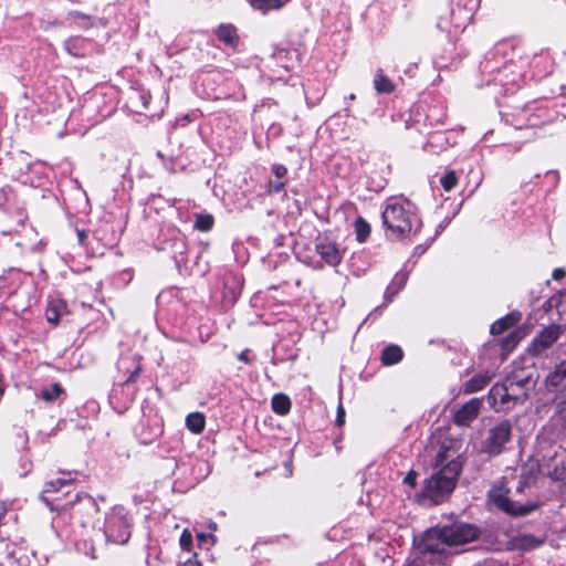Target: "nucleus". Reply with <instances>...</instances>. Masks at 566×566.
Wrapping results in <instances>:
<instances>
[{
  "label": "nucleus",
  "mask_w": 566,
  "mask_h": 566,
  "mask_svg": "<svg viewBox=\"0 0 566 566\" xmlns=\"http://www.w3.org/2000/svg\"><path fill=\"white\" fill-rule=\"evenodd\" d=\"M132 534V520L123 506H114L105 517L104 535L114 544H125Z\"/></svg>",
  "instance_id": "7ed1b4c3"
},
{
  "label": "nucleus",
  "mask_w": 566,
  "mask_h": 566,
  "mask_svg": "<svg viewBox=\"0 0 566 566\" xmlns=\"http://www.w3.org/2000/svg\"><path fill=\"white\" fill-rule=\"evenodd\" d=\"M285 187V182L283 181H269L266 186V190L269 193H279Z\"/></svg>",
  "instance_id": "79ce46f5"
},
{
  "label": "nucleus",
  "mask_w": 566,
  "mask_h": 566,
  "mask_svg": "<svg viewBox=\"0 0 566 566\" xmlns=\"http://www.w3.org/2000/svg\"><path fill=\"white\" fill-rule=\"evenodd\" d=\"M495 331H496V327H495V322H493L491 325H490V333L491 335H495Z\"/></svg>",
  "instance_id": "13d9d810"
},
{
  "label": "nucleus",
  "mask_w": 566,
  "mask_h": 566,
  "mask_svg": "<svg viewBox=\"0 0 566 566\" xmlns=\"http://www.w3.org/2000/svg\"><path fill=\"white\" fill-rule=\"evenodd\" d=\"M69 494H70V490H66L65 492H63V496L69 495Z\"/></svg>",
  "instance_id": "338daca9"
},
{
  "label": "nucleus",
  "mask_w": 566,
  "mask_h": 566,
  "mask_svg": "<svg viewBox=\"0 0 566 566\" xmlns=\"http://www.w3.org/2000/svg\"><path fill=\"white\" fill-rule=\"evenodd\" d=\"M512 434V426L509 421H501L497 423V454L501 452V447L510 441Z\"/></svg>",
  "instance_id": "c85d7f7f"
},
{
  "label": "nucleus",
  "mask_w": 566,
  "mask_h": 566,
  "mask_svg": "<svg viewBox=\"0 0 566 566\" xmlns=\"http://www.w3.org/2000/svg\"><path fill=\"white\" fill-rule=\"evenodd\" d=\"M416 480H417V473L415 471H410L405 476L403 483H406V484H408V485L413 488L416 485Z\"/></svg>",
  "instance_id": "49530a36"
},
{
  "label": "nucleus",
  "mask_w": 566,
  "mask_h": 566,
  "mask_svg": "<svg viewBox=\"0 0 566 566\" xmlns=\"http://www.w3.org/2000/svg\"><path fill=\"white\" fill-rule=\"evenodd\" d=\"M447 546L448 544L444 541V534H442L440 526L426 531L417 542V547L422 554H442L446 552Z\"/></svg>",
  "instance_id": "9d476101"
},
{
  "label": "nucleus",
  "mask_w": 566,
  "mask_h": 566,
  "mask_svg": "<svg viewBox=\"0 0 566 566\" xmlns=\"http://www.w3.org/2000/svg\"><path fill=\"white\" fill-rule=\"evenodd\" d=\"M489 380H490V377L474 376L467 384V390L470 392L478 391V390L482 389L488 384Z\"/></svg>",
  "instance_id": "473e14b6"
},
{
  "label": "nucleus",
  "mask_w": 566,
  "mask_h": 566,
  "mask_svg": "<svg viewBox=\"0 0 566 566\" xmlns=\"http://www.w3.org/2000/svg\"><path fill=\"white\" fill-rule=\"evenodd\" d=\"M315 251L321 258V263L317 268H323L324 264L335 268L340 264L345 250L340 249L338 243L328 235H319L315 242Z\"/></svg>",
  "instance_id": "39448f33"
},
{
  "label": "nucleus",
  "mask_w": 566,
  "mask_h": 566,
  "mask_svg": "<svg viewBox=\"0 0 566 566\" xmlns=\"http://www.w3.org/2000/svg\"><path fill=\"white\" fill-rule=\"evenodd\" d=\"M495 386L490 389L488 401L491 406H495V395L493 394Z\"/></svg>",
  "instance_id": "864d4df0"
},
{
  "label": "nucleus",
  "mask_w": 566,
  "mask_h": 566,
  "mask_svg": "<svg viewBox=\"0 0 566 566\" xmlns=\"http://www.w3.org/2000/svg\"><path fill=\"white\" fill-rule=\"evenodd\" d=\"M507 46V43H501V51L503 52V54L505 55L506 52H505V48Z\"/></svg>",
  "instance_id": "052dcab7"
},
{
  "label": "nucleus",
  "mask_w": 566,
  "mask_h": 566,
  "mask_svg": "<svg viewBox=\"0 0 566 566\" xmlns=\"http://www.w3.org/2000/svg\"><path fill=\"white\" fill-rule=\"evenodd\" d=\"M217 36L221 42L228 45H234L238 41L237 30L231 24H221L217 29Z\"/></svg>",
  "instance_id": "a878e982"
},
{
  "label": "nucleus",
  "mask_w": 566,
  "mask_h": 566,
  "mask_svg": "<svg viewBox=\"0 0 566 566\" xmlns=\"http://www.w3.org/2000/svg\"><path fill=\"white\" fill-rule=\"evenodd\" d=\"M238 359L245 363V364H250V359H249V349H245L243 352H241L238 356Z\"/></svg>",
  "instance_id": "3c124183"
},
{
  "label": "nucleus",
  "mask_w": 566,
  "mask_h": 566,
  "mask_svg": "<svg viewBox=\"0 0 566 566\" xmlns=\"http://www.w3.org/2000/svg\"><path fill=\"white\" fill-rule=\"evenodd\" d=\"M70 503L74 512H78L76 509L77 505H83L90 514L97 513L98 511L95 500L88 494L77 493L75 495V500L71 501Z\"/></svg>",
  "instance_id": "393cba45"
},
{
  "label": "nucleus",
  "mask_w": 566,
  "mask_h": 566,
  "mask_svg": "<svg viewBox=\"0 0 566 566\" xmlns=\"http://www.w3.org/2000/svg\"><path fill=\"white\" fill-rule=\"evenodd\" d=\"M527 539H531V541L535 542V543H536V545H539V542H538V541H535L533 537H527Z\"/></svg>",
  "instance_id": "69168bd1"
},
{
  "label": "nucleus",
  "mask_w": 566,
  "mask_h": 566,
  "mask_svg": "<svg viewBox=\"0 0 566 566\" xmlns=\"http://www.w3.org/2000/svg\"><path fill=\"white\" fill-rule=\"evenodd\" d=\"M62 394H64V390L62 386L57 382L51 384L49 387H45L41 389L39 397L43 399L46 402H53L55 401Z\"/></svg>",
  "instance_id": "cd10ccee"
},
{
  "label": "nucleus",
  "mask_w": 566,
  "mask_h": 566,
  "mask_svg": "<svg viewBox=\"0 0 566 566\" xmlns=\"http://www.w3.org/2000/svg\"><path fill=\"white\" fill-rule=\"evenodd\" d=\"M355 232L358 242H364L370 234V226L361 217L355 221Z\"/></svg>",
  "instance_id": "7c9ffc66"
},
{
  "label": "nucleus",
  "mask_w": 566,
  "mask_h": 566,
  "mask_svg": "<svg viewBox=\"0 0 566 566\" xmlns=\"http://www.w3.org/2000/svg\"><path fill=\"white\" fill-rule=\"evenodd\" d=\"M489 441H495V428L489 430Z\"/></svg>",
  "instance_id": "6e6d98bb"
},
{
  "label": "nucleus",
  "mask_w": 566,
  "mask_h": 566,
  "mask_svg": "<svg viewBox=\"0 0 566 566\" xmlns=\"http://www.w3.org/2000/svg\"><path fill=\"white\" fill-rule=\"evenodd\" d=\"M565 275L566 271L563 268H556L552 273V277L556 281L563 280Z\"/></svg>",
  "instance_id": "de8ad7c7"
},
{
  "label": "nucleus",
  "mask_w": 566,
  "mask_h": 566,
  "mask_svg": "<svg viewBox=\"0 0 566 566\" xmlns=\"http://www.w3.org/2000/svg\"><path fill=\"white\" fill-rule=\"evenodd\" d=\"M440 184L442 186V188L446 190V191H450L454 188V186L457 185V176H455V172L454 171H448L446 172L441 179H440Z\"/></svg>",
  "instance_id": "72a5a7b5"
},
{
  "label": "nucleus",
  "mask_w": 566,
  "mask_h": 566,
  "mask_svg": "<svg viewBox=\"0 0 566 566\" xmlns=\"http://www.w3.org/2000/svg\"><path fill=\"white\" fill-rule=\"evenodd\" d=\"M545 386L552 392L566 390V358L546 376Z\"/></svg>",
  "instance_id": "dca6fc26"
},
{
  "label": "nucleus",
  "mask_w": 566,
  "mask_h": 566,
  "mask_svg": "<svg viewBox=\"0 0 566 566\" xmlns=\"http://www.w3.org/2000/svg\"><path fill=\"white\" fill-rule=\"evenodd\" d=\"M523 66L517 64L514 57H511L506 61L502 69L499 70L501 74V82L504 86H520V83L523 78Z\"/></svg>",
  "instance_id": "4468645a"
},
{
  "label": "nucleus",
  "mask_w": 566,
  "mask_h": 566,
  "mask_svg": "<svg viewBox=\"0 0 566 566\" xmlns=\"http://www.w3.org/2000/svg\"><path fill=\"white\" fill-rule=\"evenodd\" d=\"M479 4L480 0H455V4L451 11V23L454 28V32L465 29L472 21Z\"/></svg>",
  "instance_id": "1a4fd4ad"
},
{
  "label": "nucleus",
  "mask_w": 566,
  "mask_h": 566,
  "mask_svg": "<svg viewBox=\"0 0 566 566\" xmlns=\"http://www.w3.org/2000/svg\"><path fill=\"white\" fill-rule=\"evenodd\" d=\"M441 528L448 546L469 543L479 536V528L473 524L459 522L451 525L441 526Z\"/></svg>",
  "instance_id": "0eeeda50"
},
{
  "label": "nucleus",
  "mask_w": 566,
  "mask_h": 566,
  "mask_svg": "<svg viewBox=\"0 0 566 566\" xmlns=\"http://www.w3.org/2000/svg\"><path fill=\"white\" fill-rule=\"evenodd\" d=\"M481 400L473 398L467 403H464L455 413H454V423L458 426H467L472 420L478 417V413L481 408Z\"/></svg>",
  "instance_id": "a211bd4d"
},
{
  "label": "nucleus",
  "mask_w": 566,
  "mask_h": 566,
  "mask_svg": "<svg viewBox=\"0 0 566 566\" xmlns=\"http://www.w3.org/2000/svg\"><path fill=\"white\" fill-rule=\"evenodd\" d=\"M408 280V273L400 271L398 272L389 285L387 286L385 294H384V306H387L392 300L396 297V295L405 287Z\"/></svg>",
  "instance_id": "6ab92c4d"
},
{
  "label": "nucleus",
  "mask_w": 566,
  "mask_h": 566,
  "mask_svg": "<svg viewBox=\"0 0 566 566\" xmlns=\"http://www.w3.org/2000/svg\"><path fill=\"white\" fill-rule=\"evenodd\" d=\"M214 224V219L209 213H197L195 221V229L199 231H210Z\"/></svg>",
  "instance_id": "c756f323"
},
{
  "label": "nucleus",
  "mask_w": 566,
  "mask_h": 566,
  "mask_svg": "<svg viewBox=\"0 0 566 566\" xmlns=\"http://www.w3.org/2000/svg\"><path fill=\"white\" fill-rule=\"evenodd\" d=\"M87 238V232L85 230H77V241L81 245L84 244Z\"/></svg>",
  "instance_id": "8fccbe9b"
},
{
  "label": "nucleus",
  "mask_w": 566,
  "mask_h": 566,
  "mask_svg": "<svg viewBox=\"0 0 566 566\" xmlns=\"http://www.w3.org/2000/svg\"><path fill=\"white\" fill-rule=\"evenodd\" d=\"M436 472L424 481L422 494L434 503L448 497L455 488L462 470L461 442L455 439L442 440L434 461Z\"/></svg>",
  "instance_id": "f257e3e1"
},
{
  "label": "nucleus",
  "mask_w": 566,
  "mask_h": 566,
  "mask_svg": "<svg viewBox=\"0 0 566 566\" xmlns=\"http://www.w3.org/2000/svg\"><path fill=\"white\" fill-rule=\"evenodd\" d=\"M374 87L379 94H390L395 91L396 86L384 71L379 69L375 74Z\"/></svg>",
  "instance_id": "412c9836"
},
{
  "label": "nucleus",
  "mask_w": 566,
  "mask_h": 566,
  "mask_svg": "<svg viewBox=\"0 0 566 566\" xmlns=\"http://www.w3.org/2000/svg\"><path fill=\"white\" fill-rule=\"evenodd\" d=\"M206 417L202 412H191L186 417V428L195 433L199 434L205 430Z\"/></svg>",
  "instance_id": "5701e85b"
},
{
  "label": "nucleus",
  "mask_w": 566,
  "mask_h": 566,
  "mask_svg": "<svg viewBox=\"0 0 566 566\" xmlns=\"http://www.w3.org/2000/svg\"><path fill=\"white\" fill-rule=\"evenodd\" d=\"M142 99L145 108H147L148 97L146 95H142Z\"/></svg>",
  "instance_id": "bf43d9fd"
},
{
  "label": "nucleus",
  "mask_w": 566,
  "mask_h": 566,
  "mask_svg": "<svg viewBox=\"0 0 566 566\" xmlns=\"http://www.w3.org/2000/svg\"><path fill=\"white\" fill-rule=\"evenodd\" d=\"M179 543L182 549H190V546L192 544V534L189 530H184V532L180 535Z\"/></svg>",
  "instance_id": "58836bf2"
},
{
  "label": "nucleus",
  "mask_w": 566,
  "mask_h": 566,
  "mask_svg": "<svg viewBox=\"0 0 566 566\" xmlns=\"http://www.w3.org/2000/svg\"><path fill=\"white\" fill-rule=\"evenodd\" d=\"M539 507L537 503L518 504L509 497L497 494V510L505 512L511 516H525Z\"/></svg>",
  "instance_id": "ddd939ff"
},
{
  "label": "nucleus",
  "mask_w": 566,
  "mask_h": 566,
  "mask_svg": "<svg viewBox=\"0 0 566 566\" xmlns=\"http://www.w3.org/2000/svg\"><path fill=\"white\" fill-rule=\"evenodd\" d=\"M75 547L84 555L90 556L91 558H95V547L92 539H78L75 542Z\"/></svg>",
  "instance_id": "2f4dec72"
},
{
  "label": "nucleus",
  "mask_w": 566,
  "mask_h": 566,
  "mask_svg": "<svg viewBox=\"0 0 566 566\" xmlns=\"http://www.w3.org/2000/svg\"><path fill=\"white\" fill-rule=\"evenodd\" d=\"M64 307V304L60 302L59 304H51L46 311V318L50 323H57L60 319L59 308Z\"/></svg>",
  "instance_id": "f704fd0d"
},
{
  "label": "nucleus",
  "mask_w": 566,
  "mask_h": 566,
  "mask_svg": "<svg viewBox=\"0 0 566 566\" xmlns=\"http://www.w3.org/2000/svg\"><path fill=\"white\" fill-rule=\"evenodd\" d=\"M444 224H439L438 229H437V234H439L443 229H444Z\"/></svg>",
  "instance_id": "e2e57ef3"
},
{
  "label": "nucleus",
  "mask_w": 566,
  "mask_h": 566,
  "mask_svg": "<svg viewBox=\"0 0 566 566\" xmlns=\"http://www.w3.org/2000/svg\"><path fill=\"white\" fill-rule=\"evenodd\" d=\"M209 528L212 530V531H216L217 530V524L214 522H211L209 524Z\"/></svg>",
  "instance_id": "680f3d73"
},
{
  "label": "nucleus",
  "mask_w": 566,
  "mask_h": 566,
  "mask_svg": "<svg viewBox=\"0 0 566 566\" xmlns=\"http://www.w3.org/2000/svg\"><path fill=\"white\" fill-rule=\"evenodd\" d=\"M117 367L119 371L127 375L123 381L124 385L134 381L142 369L139 358L135 354L123 355L117 363Z\"/></svg>",
  "instance_id": "2eb2a0df"
},
{
  "label": "nucleus",
  "mask_w": 566,
  "mask_h": 566,
  "mask_svg": "<svg viewBox=\"0 0 566 566\" xmlns=\"http://www.w3.org/2000/svg\"><path fill=\"white\" fill-rule=\"evenodd\" d=\"M564 334V327L558 324H551L544 327L530 343L527 353L534 357L543 355Z\"/></svg>",
  "instance_id": "423d86ee"
},
{
  "label": "nucleus",
  "mask_w": 566,
  "mask_h": 566,
  "mask_svg": "<svg viewBox=\"0 0 566 566\" xmlns=\"http://www.w3.org/2000/svg\"><path fill=\"white\" fill-rule=\"evenodd\" d=\"M83 42L82 39L80 38H73V39H69L67 41H65L64 43V46H65V50L72 54V55H80V52L77 51V48L80 46V44Z\"/></svg>",
  "instance_id": "e433bc0d"
},
{
  "label": "nucleus",
  "mask_w": 566,
  "mask_h": 566,
  "mask_svg": "<svg viewBox=\"0 0 566 566\" xmlns=\"http://www.w3.org/2000/svg\"><path fill=\"white\" fill-rule=\"evenodd\" d=\"M521 319L522 313L517 310L510 312L502 318H497V335L511 327H516Z\"/></svg>",
  "instance_id": "b1692460"
},
{
  "label": "nucleus",
  "mask_w": 566,
  "mask_h": 566,
  "mask_svg": "<svg viewBox=\"0 0 566 566\" xmlns=\"http://www.w3.org/2000/svg\"><path fill=\"white\" fill-rule=\"evenodd\" d=\"M355 98H356V95H355L354 93H352V94L348 96V99H349V101H355Z\"/></svg>",
  "instance_id": "0e129e2a"
},
{
  "label": "nucleus",
  "mask_w": 566,
  "mask_h": 566,
  "mask_svg": "<svg viewBox=\"0 0 566 566\" xmlns=\"http://www.w3.org/2000/svg\"><path fill=\"white\" fill-rule=\"evenodd\" d=\"M272 410L276 415L284 416L286 415L291 409V400L290 398L284 394H275L272 397L271 400Z\"/></svg>",
  "instance_id": "bb28decb"
},
{
  "label": "nucleus",
  "mask_w": 566,
  "mask_h": 566,
  "mask_svg": "<svg viewBox=\"0 0 566 566\" xmlns=\"http://www.w3.org/2000/svg\"><path fill=\"white\" fill-rule=\"evenodd\" d=\"M528 334V328L524 325L516 326L505 337L497 339L501 346L503 358L509 355Z\"/></svg>",
  "instance_id": "f3484780"
},
{
  "label": "nucleus",
  "mask_w": 566,
  "mask_h": 566,
  "mask_svg": "<svg viewBox=\"0 0 566 566\" xmlns=\"http://www.w3.org/2000/svg\"><path fill=\"white\" fill-rule=\"evenodd\" d=\"M13 196V191L10 187L0 188V208L4 207Z\"/></svg>",
  "instance_id": "ea45409f"
},
{
  "label": "nucleus",
  "mask_w": 566,
  "mask_h": 566,
  "mask_svg": "<svg viewBox=\"0 0 566 566\" xmlns=\"http://www.w3.org/2000/svg\"><path fill=\"white\" fill-rule=\"evenodd\" d=\"M381 217L387 235L392 239H411L422 228L417 206L402 197L389 198L385 203Z\"/></svg>",
  "instance_id": "f03ea898"
},
{
  "label": "nucleus",
  "mask_w": 566,
  "mask_h": 566,
  "mask_svg": "<svg viewBox=\"0 0 566 566\" xmlns=\"http://www.w3.org/2000/svg\"><path fill=\"white\" fill-rule=\"evenodd\" d=\"M249 4L262 14L277 11L285 7L290 0H247Z\"/></svg>",
  "instance_id": "aec40b11"
},
{
  "label": "nucleus",
  "mask_w": 566,
  "mask_h": 566,
  "mask_svg": "<svg viewBox=\"0 0 566 566\" xmlns=\"http://www.w3.org/2000/svg\"><path fill=\"white\" fill-rule=\"evenodd\" d=\"M530 379L531 375L525 368H518L509 374L501 385L502 406L509 408L511 401L515 402L520 397L525 396Z\"/></svg>",
  "instance_id": "20e7f679"
},
{
  "label": "nucleus",
  "mask_w": 566,
  "mask_h": 566,
  "mask_svg": "<svg viewBox=\"0 0 566 566\" xmlns=\"http://www.w3.org/2000/svg\"><path fill=\"white\" fill-rule=\"evenodd\" d=\"M197 539L199 542V545H206V544L213 545L214 544V537L211 534L198 533Z\"/></svg>",
  "instance_id": "a18cd8bd"
},
{
  "label": "nucleus",
  "mask_w": 566,
  "mask_h": 566,
  "mask_svg": "<svg viewBox=\"0 0 566 566\" xmlns=\"http://www.w3.org/2000/svg\"><path fill=\"white\" fill-rule=\"evenodd\" d=\"M424 250H426V249H424L422 245H418V247H416V248H415V252H416L417 254H421V253H423V252H424Z\"/></svg>",
  "instance_id": "4d7b16f0"
},
{
  "label": "nucleus",
  "mask_w": 566,
  "mask_h": 566,
  "mask_svg": "<svg viewBox=\"0 0 566 566\" xmlns=\"http://www.w3.org/2000/svg\"><path fill=\"white\" fill-rule=\"evenodd\" d=\"M220 298L226 305H232L242 290V279L233 272H224L218 282Z\"/></svg>",
  "instance_id": "9b49d317"
},
{
  "label": "nucleus",
  "mask_w": 566,
  "mask_h": 566,
  "mask_svg": "<svg viewBox=\"0 0 566 566\" xmlns=\"http://www.w3.org/2000/svg\"><path fill=\"white\" fill-rule=\"evenodd\" d=\"M403 353L398 345H388L381 352V363L385 366H391L402 359Z\"/></svg>",
  "instance_id": "4be33fe9"
},
{
  "label": "nucleus",
  "mask_w": 566,
  "mask_h": 566,
  "mask_svg": "<svg viewBox=\"0 0 566 566\" xmlns=\"http://www.w3.org/2000/svg\"><path fill=\"white\" fill-rule=\"evenodd\" d=\"M345 421V410L342 406L338 407V410H337V418H336V423L338 426H342Z\"/></svg>",
  "instance_id": "09e8293b"
},
{
  "label": "nucleus",
  "mask_w": 566,
  "mask_h": 566,
  "mask_svg": "<svg viewBox=\"0 0 566 566\" xmlns=\"http://www.w3.org/2000/svg\"><path fill=\"white\" fill-rule=\"evenodd\" d=\"M480 70L482 72V74H488V80H486V84H491L492 81H493V71H494V67H493V64H492V61L491 60H486L484 62H481L480 64Z\"/></svg>",
  "instance_id": "4c0bfd02"
},
{
  "label": "nucleus",
  "mask_w": 566,
  "mask_h": 566,
  "mask_svg": "<svg viewBox=\"0 0 566 566\" xmlns=\"http://www.w3.org/2000/svg\"><path fill=\"white\" fill-rule=\"evenodd\" d=\"M489 504H495V486H492L488 491Z\"/></svg>",
  "instance_id": "603ef678"
},
{
  "label": "nucleus",
  "mask_w": 566,
  "mask_h": 566,
  "mask_svg": "<svg viewBox=\"0 0 566 566\" xmlns=\"http://www.w3.org/2000/svg\"><path fill=\"white\" fill-rule=\"evenodd\" d=\"M73 483V479L69 478H59L56 480H52L45 483L44 489L40 495V499L50 507L51 511L54 510H65L67 503L62 502V497L60 496V492L62 489L70 488Z\"/></svg>",
  "instance_id": "6e6552de"
},
{
  "label": "nucleus",
  "mask_w": 566,
  "mask_h": 566,
  "mask_svg": "<svg viewBox=\"0 0 566 566\" xmlns=\"http://www.w3.org/2000/svg\"><path fill=\"white\" fill-rule=\"evenodd\" d=\"M164 250L169 251L178 268L186 264L188 247L185 237L180 232L174 233L165 243Z\"/></svg>",
  "instance_id": "f8f14e48"
},
{
  "label": "nucleus",
  "mask_w": 566,
  "mask_h": 566,
  "mask_svg": "<svg viewBox=\"0 0 566 566\" xmlns=\"http://www.w3.org/2000/svg\"><path fill=\"white\" fill-rule=\"evenodd\" d=\"M184 566H201V564L196 558H189Z\"/></svg>",
  "instance_id": "5fc2aeb1"
},
{
  "label": "nucleus",
  "mask_w": 566,
  "mask_h": 566,
  "mask_svg": "<svg viewBox=\"0 0 566 566\" xmlns=\"http://www.w3.org/2000/svg\"><path fill=\"white\" fill-rule=\"evenodd\" d=\"M556 417H557V421L566 430V399H564L557 403Z\"/></svg>",
  "instance_id": "c9c22d12"
},
{
  "label": "nucleus",
  "mask_w": 566,
  "mask_h": 566,
  "mask_svg": "<svg viewBox=\"0 0 566 566\" xmlns=\"http://www.w3.org/2000/svg\"><path fill=\"white\" fill-rule=\"evenodd\" d=\"M271 170L277 179H282L287 175V168L282 164L272 165Z\"/></svg>",
  "instance_id": "37998d69"
},
{
  "label": "nucleus",
  "mask_w": 566,
  "mask_h": 566,
  "mask_svg": "<svg viewBox=\"0 0 566 566\" xmlns=\"http://www.w3.org/2000/svg\"><path fill=\"white\" fill-rule=\"evenodd\" d=\"M8 562L13 563L15 562L18 566H29L30 559L27 555H22L19 557H15L14 554L8 556Z\"/></svg>",
  "instance_id": "c03bdc74"
},
{
  "label": "nucleus",
  "mask_w": 566,
  "mask_h": 566,
  "mask_svg": "<svg viewBox=\"0 0 566 566\" xmlns=\"http://www.w3.org/2000/svg\"><path fill=\"white\" fill-rule=\"evenodd\" d=\"M551 478L555 481H564L566 480V467H555L553 472L551 473Z\"/></svg>",
  "instance_id": "a19ab883"
}]
</instances>
